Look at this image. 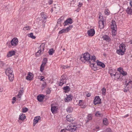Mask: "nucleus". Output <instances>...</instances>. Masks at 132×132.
I'll use <instances>...</instances> for the list:
<instances>
[{"label":"nucleus","mask_w":132,"mask_h":132,"mask_svg":"<svg viewBox=\"0 0 132 132\" xmlns=\"http://www.w3.org/2000/svg\"><path fill=\"white\" fill-rule=\"evenodd\" d=\"M95 58V56L94 55L92 56L90 58V54L87 53L81 55L80 59L83 62H89L91 64V66L94 67L95 63H94L93 62H95L96 60Z\"/></svg>","instance_id":"obj_1"},{"label":"nucleus","mask_w":132,"mask_h":132,"mask_svg":"<svg viewBox=\"0 0 132 132\" xmlns=\"http://www.w3.org/2000/svg\"><path fill=\"white\" fill-rule=\"evenodd\" d=\"M5 73L8 76L10 81H12L14 79V76L12 70L10 68H8L6 70Z\"/></svg>","instance_id":"obj_2"},{"label":"nucleus","mask_w":132,"mask_h":132,"mask_svg":"<svg viewBox=\"0 0 132 132\" xmlns=\"http://www.w3.org/2000/svg\"><path fill=\"white\" fill-rule=\"evenodd\" d=\"M68 131L71 132L77 130V128L76 126L74 125V124H72L70 125L67 127Z\"/></svg>","instance_id":"obj_3"},{"label":"nucleus","mask_w":132,"mask_h":132,"mask_svg":"<svg viewBox=\"0 0 132 132\" xmlns=\"http://www.w3.org/2000/svg\"><path fill=\"white\" fill-rule=\"evenodd\" d=\"M67 78L64 75H63L61 77L59 85L62 86L64 84H65L66 82Z\"/></svg>","instance_id":"obj_4"},{"label":"nucleus","mask_w":132,"mask_h":132,"mask_svg":"<svg viewBox=\"0 0 132 132\" xmlns=\"http://www.w3.org/2000/svg\"><path fill=\"white\" fill-rule=\"evenodd\" d=\"M18 42V39L17 38H14L11 42V45L14 47L17 45Z\"/></svg>","instance_id":"obj_5"},{"label":"nucleus","mask_w":132,"mask_h":132,"mask_svg":"<svg viewBox=\"0 0 132 132\" xmlns=\"http://www.w3.org/2000/svg\"><path fill=\"white\" fill-rule=\"evenodd\" d=\"M44 45L43 44H42L40 45L39 48V50L36 53V55H40V53H43V52L44 50Z\"/></svg>","instance_id":"obj_6"},{"label":"nucleus","mask_w":132,"mask_h":132,"mask_svg":"<svg viewBox=\"0 0 132 132\" xmlns=\"http://www.w3.org/2000/svg\"><path fill=\"white\" fill-rule=\"evenodd\" d=\"M117 70L121 74L124 76H126L127 75V72L124 71L123 69L122 68L120 67L118 68Z\"/></svg>","instance_id":"obj_7"},{"label":"nucleus","mask_w":132,"mask_h":132,"mask_svg":"<svg viewBox=\"0 0 132 132\" xmlns=\"http://www.w3.org/2000/svg\"><path fill=\"white\" fill-rule=\"evenodd\" d=\"M41 119V117L39 116H37L35 117L33 123V125L35 126L39 121Z\"/></svg>","instance_id":"obj_8"},{"label":"nucleus","mask_w":132,"mask_h":132,"mask_svg":"<svg viewBox=\"0 0 132 132\" xmlns=\"http://www.w3.org/2000/svg\"><path fill=\"white\" fill-rule=\"evenodd\" d=\"M101 99L98 96L96 97L94 100V103L95 105L99 104L100 103Z\"/></svg>","instance_id":"obj_9"},{"label":"nucleus","mask_w":132,"mask_h":132,"mask_svg":"<svg viewBox=\"0 0 132 132\" xmlns=\"http://www.w3.org/2000/svg\"><path fill=\"white\" fill-rule=\"evenodd\" d=\"M111 27L112 29H117V27L116 22L114 20H112V21Z\"/></svg>","instance_id":"obj_10"},{"label":"nucleus","mask_w":132,"mask_h":132,"mask_svg":"<svg viewBox=\"0 0 132 132\" xmlns=\"http://www.w3.org/2000/svg\"><path fill=\"white\" fill-rule=\"evenodd\" d=\"M95 33V31L93 29H91L87 31V34L88 35L93 36Z\"/></svg>","instance_id":"obj_11"},{"label":"nucleus","mask_w":132,"mask_h":132,"mask_svg":"<svg viewBox=\"0 0 132 132\" xmlns=\"http://www.w3.org/2000/svg\"><path fill=\"white\" fill-rule=\"evenodd\" d=\"M33 74L29 72L26 77V79L28 80H31L33 79Z\"/></svg>","instance_id":"obj_12"},{"label":"nucleus","mask_w":132,"mask_h":132,"mask_svg":"<svg viewBox=\"0 0 132 132\" xmlns=\"http://www.w3.org/2000/svg\"><path fill=\"white\" fill-rule=\"evenodd\" d=\"M57 109V108L56 106L52 105H51V110L53 113H56Z\"/></svg>","instance_id":"obj_13"},{"label":"nucleus","mask_w":132,"mask_h":132,"mask_svg":"<svg viewBox=\"0 0 132 132\" xmlns=\"http://www.w3.org/2000/svg\"><path fill=\"white\" fill-rule=\"evenodd\" d=\"M109 73L111 76L113 75L115 76L116 75V72L115 69H110L109 71Z\"/></svg>","instance_id":"obj_14"},{"label":"nucleus","mask_w":132,"mask_h":132,"mask_svg":"<svg viewBox=\"0 0 132 132\" xmlns=\"http://www.w3.org/2000/svg\"><path fill=\"white\" fill-rule=\"evenodd\" d=\"M23 90H20L18 95L16 96L17 98H18V100L20 101L21 100V97L23 93Z\"/></svg>","instance_id":"obj_15"},{"label":"nucleus","mask_w":132,"mask_h":132,"mask_svg":"<svg viewBox=\"0 0 132 132\" xmlns=\"http://www.w3.org/2000/svg\"><path fill=\"white\" fill-rule=\"evenodd\" d=\"M99 27L101 29H103L104 28V22L103 21L100 20L99 21Z\"/></svg>","instance_id":"obj_16"},{"label":"nucleus","mask_w":132,"mask_h":132,"mask_svg":"<svg viewBox=\"0 0 132 132\" xmlns=\"http://www.w3.org/2000/svg\"><path fill=\"white\" fill-rule=\"evenodd\" d=\"M72 96L71 95H68L67 98L65 99V102H68L71 101L72 100Z\"/></svg>","instance_id":"obj_17"},{"label":"nucleus","mask_w":132,"mask_h":132,"mask_svg":"<svg viewBox=\"0 0 132 132\" xmlns=\"http://www.w3.org/2000/svg\"><path fill=\"white\" fill-rule=\"evenodd\" d=\"M97 61V62H95H95H93V63H95L96 62H97V64L98 65L100 66L103 68H104L105 67V65L103 63L101 62L98 61V60Z\"/></svg>","instance_id":"obj_18"},{"label":"nucleus","mask_w":132,"mask_h":132,"mask_svg":"<svg viewBox=\"0 0 132 132\" xmlns=\"http://www.w3.org/2000/svg\"><path fill=\"white\" fill-rule=\"evenodd\" d=\"M15 53V52L14 51H9L7 53V56L8 57H11L12 56L14 55Z\"/></svg>","instance_id":"obj_19"},{"label":"nucleus","mask_w":132,"mask_h":132,"mask_svg":"<svg viewBox=\"0 0 132 132\" xmlns=\"http://www.w3.org/2000/svg\"><path fill=\"white\" fill-rule=\"evenodd\" d=\"M119 47L120 49L125 52V45L124 44L122 43L120 44L119 46Z\"/></svg>","instance_id":"obj_20"},{"label":"nucleus","mask_w":132,"mask_h":132,"mask_svg":"<svg viewBox=\"0 0 132 132\" xmlns=\"http://www.w3.org/2000/svg\"><path fill=\"white\" fill-rule=\"evenodd\" d=\"M44 97V96L43 95H38L37 97V99L39 102H42L43 100Z\"/></svg>","instance_id":"obj_21"},{"label":"nucleus","mask_w":132,"mask_h":132,"mask_svg":"<svg viewBox=\"0 0 132 132\" xmlns=\"http://www.w3.org/2000/svg\"><path fill=\"white\" fill-rule=\"evenodd\" d=\"M66 119L69 122H72V118L70 115H68L66 116Z\"/></svg>","instance_id":"obj_22"},{"label":"nucleus","mask_w":132,"mask_h":132,"mask_svg":"<svg viewBox=\"0 0 132 132\" xmlns=\"http://www.w3.org/2000/svg\"><path fill=\"white\" fill-rule=\"evenodd\" d=\"M125 51H123L119 49V50H117V52L118 54L119 55H122L124 54V53Z\"/></svg>","instance_id":"obj_23"},{"label":"nucleus","mask_w":132,"mask_h":132,"mask_svg":"<svg viewBox=\"0 0 132 132\" xmlns=\"http://www.w3.org/2000/svg\"><path fill=\"white\" fill-rule=\"evenodd\" d=\"M103 40H106L108 42L110 41V39L109 37L107 35H105L102 37Z\"/></svg>","instance_id":"obj_24"},{"label":"nucleus","mask_w":132,"mask_h":132,"mask_svg":"<svg viewBox=\"0 0 132 132\" xmlns=\"http://www.w3.org/2000/svg\"><path fill=\"white\" fill-rule=\"evenodd\" d=\"M26 118L25 115L23 114H20L19 116V118L21 120H23L24 119Z\"/></svg>","instance_id":"obj_25"},{"label":"nucleus","mask_w":132,"mask_h":132,"mask_svg":"<svg viewBox=\"0 0 132 132\" xmlns=\"http://www.w3.org/2000/svg\"><path fill=\"white\" fill-rule=\"evenodd\" d=\"M92 119V116L91 114H89L87 117V120L86 121V122H88L89 121L91 120Z\"/></svg>","instance_id":"obj_26"},{"label":"nucleus","mask_w":132,"mask_h":132,"mask_svg":"<svg viewBox=\"0 0 132 132\" xmlns=\"http://www.w3.org/2000/svg\"><path fill=\"white\" fill-rule=\"evenodd\" d=\"M126 12L128 14H131L132 13V9L130 7H128L127 9Z\"/></svg>","instance_id":"obj_27"},{"label":"nucleus","mask_w":132,"mask_h":132,"mask_svg":"<svg viewBox=\"0 0 132 132\" xmlns=\"http://www.w3.org/2000/svg\"><path fill=\"white\" fill-rule=\"evenodd\" d=\"M40 15L42 18L43 19V20H45L46 19L47 17L45 15L44 13H41Z\"/></svg>","instance_id":"obj_28"},{"label":"nucleus","mask_w":132,"mask_h":132,"mask_svg":"<svg viewBox=\"0 0 132 132\" xmlns=\"http://www.w3.org/2000/svg\"><path fill=\"white\" fill-rule=\"evenodd\" d=\"M46 65L42 64L41 65L40 67V71L42 72L44 69V68Z\"/></svg>","instance_id":"obj_29"},{"label":"nucleus","mask_w":132,"mask_h":132,"mask_svg":"<svg viewBox=\"0 0 132 132\" xmlns=\"http://www.w3.org/2000/svg\"><path fill=\"white\" fill-rule=\"evenodd\" d=\"M108 120L106 118H104L103 120V124L105 125H107L108 124Z\"/></svg>","instance_id":"obj_30"},{"label":"nucleus","mask_w":132,"mask_h":132,"mask_svg":"<svg viewBox=\"0 0 132 132\" xmlns=\"http://www.w3.org/2000/svg\"><path fill=\"white\" fill-rule=\"evenodd\" d=\"M67 111L68 113H70L72 111L73 109L71 107H69L67 108Z\"/></svg>","instance_id":"obj_31"},{"label":"nucleus","mask_w":132,"mask_h":132,"mask_svg":"<svg viewBox=\"0 0 132 132\" xmlns=\"http://www.w3.org/2000/svg\"><path fill=\"white\" fill-rule=\"evenodd\" d=\"M95 115L97 117H101L103 116L102 114L100 113L99 111L96 112L95 114Z\"/></svg>","instance_id":"obj_32"},{"label":"nucleus","mask_w":132,"mask_h":132,"mask_svg":"<svg viewBox=\"0 0 132 132\" xmlns=\"http://www.w3.org/2000/svg\"><path fill=\"white\" fill-rule=\"evenodd\" d=\"M49 55H52L53 53H54V51L53 48H51L50 49L48 52Z\"/></svg>","instance_id":"obj_33"},{"label":"nucleus","mask_w":132,"mask_h":132,"mask_svg":"<svg viewBox=\"0 0 132 132\" xmlns=\"http://www.w3.org/2000/svg\"><path fill=\"white\" fill-rule=\"evenodd\" d=\"M28 36L33 39H35L36 38L33 35V33H32L29 34L28 35Z\"/></svg>","instance_id":"obj_34"},{"label":"nucleus","mask_w":132,"mask_h":132,"mask_svg":"<svg viewBox=\"0 0 132 132\" xmlns=\"http://www.w3.org/2000/svg\"><path fill=\"white\" fill-rule=\"evenodd\" d=\"M66 31L65 29H63L59 31V34H62L63 33L67 32Z\"/></svg>","instance_id":"obj_35"},{"label":"nucleus","mask_w":132,"mask_h":132,"mask_svg":"<svg viewBox=\"0 0 132 132\" xmlns=\"http://www.w3.org/2000/svg\"><path fill=\"white\" fill-rule=\"evenodd\" d=\"M66 22H67L70 24H71L72 23V20L71 18H69L66 20Z\"/></svg>","instance_id":"obj_36"},{"label":"nucleus","mask_w":132,"mask_h":132,"mask_svg":"<svg viewBox=\"0 0 132 132\" xmlns=\"http://www.w3.org/2000/svg\"><path fill=\"white\" fill-rule=\"evenodd\" d=\"M72 26L71 25L67 27L66 29H65L67 30V32H68L70 30L72 29Z\"/></svg>","instance_id":"obj_37"},{"label":"nucleus","mask_w":132,"mask_h":132,"mask_svg":"<svg viewBox=\"0 0 132 132\" xmlns=\"http://www.w3.org/2000/svg\"><path fill=\"white\" fill-rule=\"evenodd\" d=\"M102 95L104 96L105 95V93L106 92V89L104 88H103L102 89Z\"/></svg>","instance_id":"obj_38"},{"label":"nucleus","mask_w":132,"mask_h":132,"mask_svg":"<svg viewBox=\"0 0 132 132\" xmlns=\"http://www.w3.org/2000/svg\"><path fill=\"white\" fill-rule=\"evenodd\" d=\"M47 59L46 58H44L42 61V64L46 65L47 63Z\"/></svg>","instance_id":"obj_39"},{"label":"nucleus","mask_w":132,"mask_h":132,"mask_svg":"<svg viewBox=\"0 0 132 132\" xmlns=\"http://www.w3.org/2000/svg\"><path fill=\"white\" fill-rule=\"evenodd\" d=\"M117 30L112 29V33L113 36H115L116 34Z\"/></svg>","instance_id":"obj_40"},{"label":"nucleus","mask_w":132,"mask_h":132,"mask_svg":"<svg viewBox=\"0 0 132 132\" xmlns=\"http://www.w3.org/2000/svg\"><path fill=\"white\" fill-rule=\"evenodd\" d=\"M64 89L66 90V91H69L70 90V88L69 86H66L63 87Z\"/></svg>","instance_id":"obj_41"},{"label":"nucleus","mask_w":132,"mask_h":132,"mask_svg":"<svg viewBox=\"0 0 132 132\" xmlns=\"http://www.w3.org/2000/svg\"><path fill=\"white\" fill-rule=\"evenodd\" d=\"M61 68L63 69H65L70 68V66H65L64 65H62L61 67Z\"/></svg>","instance_id":"obj_42"},{"label":"nucleus","mask_w":132,"mask_h":132,"mask_svg":"<svg viewBox=\"0 0 132 132\" xmlns=\"http://www.w3.org/2000/svg\"><path fill=\"white\" fill-rule=\"evenodd\" d=\"M22 112H23L25 113L28 111V109L27 108H23L22 109Z\"/></svg>","instance_id":"obj_43"},{"label":"nucleus","mask_w":132,"mask_h":132,"mask_svg":"<svg viewBox=\"0 0 132 132\" xmlns=\"http://www.w3.org/2000/svg\"><path fill=\"white\" fill-rule=\"evenodd\" d=\"M68 131V128L63 129H62L60 132H67V131Z\"/></svg>","instance_id":"obj_44"},{"label":"nucleus","mask_w":132,"mask_h":132,"mask_svg":"<svg viewBox=\"0 0 132 132\" xmlns=\"http://www.w3.org/2000/svg\"><path fill=\"white\" fill-rule=\"evenodd\" d=\"M29 27V26H27L25 27H24L23 29L24 30H27L30 29Z\"/></svg>","instance_id":"obj_45"},{"label":"nucleus","mask_w":132,"mask_h":132,"mask_svg":"<svg viewBox=\"0 0 132 132\" xmlns=\"http://www.w3.org/2000/svg\"><path fill=\"white\" fill-rule=\"evenodd\" d=\"M16 101V98L15 97H13L12 98V103L13 104H14V103H15Z\"/></svg>","instance_id":"obj_46"},{"label":"nucleus","mask_w":132,"mask_h":132,"mask_svg":"<svg viewBox=\"0 0 132 132\" xmlns=\"http://www.w3.org/2000/svg\"><path fill=\"white\" fill-rule=\"evenodd\" d=\"M127 81H125V85L126 86H127L128 85L130 84H131V81H129L128 83L127 82Z\"/></svg>","instance_id":"obj_47"},{"label":"nucleus","mask_w":132,"mask_h":132,"mask_svg":"<svg viewBox=\"0 0 132 132\" xmlns=\"http://www.w3.org/2000/svg\"><path fill=\"white\" fill-rule=\"evenodd\" d=\"M82 100H79V101L78 104L80 106L82 104Z\"/></svg>","instance_id":"obj_48"},{"label":"nucleus","mask_w":132,"mask_h":132,"mask_svg":"<svg viewBox=\"0 0 132 132\" xmlns=\"http://www.w3.org/2000/svg\"><path fill=\"white\" fill-rule=\"evenodd\" d=\"M106 131V132H112L111 129L110 128H107Z\"/></svg>","instance_id":"obj_49"},{"label":"nucleus","mask_w":132,"mask_h":132,"mask_svg":"<svg viewBox=\"0 0 132 132\" xmlns=\"http://www.w3.org/2000/svg\"><path fill=\"white\" fill-rule=\"evenodd\" d=\"M4 65V64L3 62H0V66L1 67H3Z\"/></svg>","instance_id":"obj_50"},{"label":"nucleus","mask_w":132,"mask_h":132,"mask_svg":"<svg viewBox=\"0 0 132 132\" xmlns=\"http://www.w3.org/2000/svg\"><path fill=\"white\" fill-rule=\"evenodd\" d=\"M46 83L45 82H44L43 84H42V88H44L46 86Z\"/></svg>","instance_id":"obj_51"},{"label":"nucleus","mask_w":132,"mask_h":132,"mask_svg":"<svg viewBox=\"0 0 132 132\" xmlns=\"http://www.w3.org/2000/svg\"><path fill=\"white\" fill-rule=\"evenodd\" d=\"M69 24L67 22H66V21L64 22L63 23V25L64 26H66L67 25Z\"/></svg>","instance_id":"obj_52"},{"label":"nucleus","mask_w":132,"mask_h":132,"mask_svg":"<svg viewBox=\"0 0 132 132\" xmlns=\"http://www.w3.org/2000/svg\"><path fill=\"white\" fill-rule=\"evenodd\" d=\"M81 107L82 108H86V105H83L82 104L81 105H80Z\"/></svg>","instance_id":"obj_53"},{"label":"nucleus","mask_w":132,"mask_h":132,"mask_svg":"<svg viewBox=\"0 0 132 132\" xmlns=\"http://www.w3.org/2000/svg\"><path fill=\"white\" fill-rule=\"evenodd\" d=\"M104 13L105 14L108 15L109 14V12L106 10H105L104 11Z\"/></svg>","instance_id":"obj_54"},{"label":"nucleus","mask_w":132,"mask_h":132,"mask_svg":"<svg viewBox=\"0 0 132 132\" xmlns=\"http://www.w3.org/2000/svg\"><path fill=\"white\" fill-rule=\"evenodd\" d=\"M61 22V19H59L58 20V21H57V23L59 24H60Z\"/></svg>","instance_id":"obj_55"},{"label":"nucleus","mask_w":132,"mask_h":132,"mask_svg":"<svg viewBox=\"0 0 132 132\" xmlns=\"http://www.w3.org/2000/svg\"><path fill=\"white\" fill-rule=\"evenodd\" d=\"M53 3V1L52 0H50L49 2V3L50 5L52 4Z\"/></svg>","instance_id":"obj_56"},{"label":"nucleus","mask_w":132,"mask_h":132,"mask_svg":"<svg viewBox=\"0 0 132 132\" xmlns=\"http://www.w3.org/2000/svg\"><path fill=\"white\" fill-rule=\"evenodd\" d=\"M43 76H40V79L41 81H43V79H44V78H43Z\"/></svg>","instance_id":"obj_57"},{"label":"nucleus","mask_w":132,"mask_h":132,"mask_svg":"<svg viewBox=\"0 0 132 132\" xmlns=\"http://www.w3.org/2000/svg\"><path fill=\"white\" fill-rule=\"evenodd\" d=\"M82 5V3L79 2V4L78 5V6L79 7H80Z\"/></svg>","instance_id":"obj_58"},{"label":"nucleus","mask_w":132,"mask_h":132,"mask_svg":"<svg viewBox=\"0 0 132 132\" xmlns=\"http://www.w3.org/2000/svg\"><path fill=\"white\" fill-rule=\"evenodd\" d=\"M90 95H91V94L90 93H88L87 95V97H90Z\"/></svg>","instance_id":"obj_59"},{"label":"nucleus","mask_w":132,"mask_h":132,"mask_svg":"<svg viewBox=\"0 0 132 132\" xmlns=\"http://www.w3.org/2000/svg\"><path fill=\"white\" fill-rule=\"evenodd\" d=\"M99 127L98 126H97L96 127L95 129H97V130H99Z\"/></svg>","instance_id":"obj_60"},{"label":"nucleus","mask_w":132,"mask_h":132,"mask_svg":"<svg viewBox=\"0 0 132 132\" xmlns=\"http://www.w3.org/2000/svg\"><path fill=\"white\" fill-rule=\"evenodd\" d=\"M130 5L132 7V1H130Z\"/></svg>","instance_id":"obj_61"},{"label":"nucleus","mask_w":132,"mask_h":132,"mask_svg":"<svg viewBox=\"0 0 132 132\" xmlns=\"http://www.w3.org/2000/svg\"><path fill=\"white\" fill-rule=\"evenodd\" d=\"M3 91V88L0 87V92H2Z\"/></svg>","instance_id":"obj_62"},{"label":"nucleus","mask_w":132,"mask_h":132,"mask_svg":"<svg viewBox=\"0 0 132 132\" xmlns=\"http://www.w3.org/2000/svg\"><path fill=\"white\" fill-rule=\"evenodd\" d=\"M47 93L48 94H49L50 93V90H49L48 91V92H47Z\"/></svg>","instance_id":"obj_63"},{"label":"nucleus","mask_w":132,"mask_h":132,"mask_svg":"<svg viewBox=\"0 0 132 132\" xmlns=\"http://www.w3.org/2000/svg\"><path fill=\"white\" fill-rule=\"evenodd\" d=\"M128 114H127L126 115V116H124V117H128Z\"/></svg>","instance_id":"obj_64"}]
</instances>
